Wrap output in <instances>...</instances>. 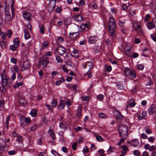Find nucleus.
<instances>
[{
  "label": "nucleus",
  "mask_w": 156,
  "mask_h": 156,
  "mask_svg": "<svg viewBox=\"0 0 156 156\" xmlns=\"http://www.w3.org/2000/svg\"><path fill=\"white\" fill-rule=\"evenodd\" d=\"M6 43L3 41H0V46L2 49H4L6 47Z\"/></svg>",
  "instance_id": "nucleus-33"
},
{
  "label": "nucleus",
  "mask_w": 156,
  "mask_h": 156,
  "mask_svg": "<svg viewBox=\"0 0 156 156\" xmlns=\"http://www.w3.org/2000/svg\"><path fill=\"white\" fill-rule=\"evenodd\" d=\"M39 29L41 33L44 34V27L42 25L39 26Z\"/></svg>",
  "instance_id": "nucleus-42"
},
{
  "label": "nucleus",
  "mask_w": 156,
  "mask_h": 156,
  "mask_svg": "<svg viewBox=\"0 0 156 156\" xmlns=\"http://www.w3.org/2000/svg\"><path fill=\"white\" fill-rule=\"evenodd\" d=\"M104 96L103 94H100L97 97V100L100 101H102L103 99Z\"/></svg>",
  "instance_id": "nucleus-38"
},
{
  "label": "nucleus",
  "mask_w": 156,
  "mask_h": 156,
  "mask_svg": "<svg viewBox=\"0 0 156 156\" xmlns=\"http://www.w3.org/2000/svg\"><path fill=\"white\" fill-rule=\"evenodd\" d=\"M79 34L78 32L72 33H70L69 35L70 38H74L76 37Z\"/></svg>",
  "instance_id": "nucleus-24"
},
{
  "label": "nucleus",
  "mask_w": 156,
  "mask_h": 156,
  "mask_svg": "<svg viewBox=\"0 0 156 156\" xmlns=\"http://www.w3.org/2000/svg\"><path fill=\"white\" fill-rule=\"evenodd\" d=\"M17 61V59L16 58H11V62L14 64H15L16 62Z\"/></svg>",
  "instance_id": "nucleus-63"
},
{
  "label": "nucleus",
  "mask_w": 156,
  "mask_h": 156,
  "mask_svg": "<svg viewBox=\"0 0 156 156\" xmlns=\"http://www.w3.org/2000/svg\"><path fill=\"white\" fill-rule=\"evenodd\" d=\"M23 84V83L22 82H20L19 83H17L16 84H15L13 86L14 88H17L21 86Z\"/></svg>",
  "instance_id": "nucleus-41"
},
{
  "label": "nucleus",
  "mask_w": 156,
  "mask_h": 156,
  "mask_svg": "<svg viewBox=\"0 0 156 156\" xmlns=\"http://www.w3.org/2000/svg\"><path fill=\"white\" fill-rule=\"evenodd\" d=\"M47 59L45 55H42L40 58L38 66L40 67L42 65L43 67H46L48 63V62L47 60Z\"/></svg>",
  "instance_id": "nucleus-3"
},
{
  "label": "nucleus",
  "mask_w": 156,
  "mask_h": 156,
  "mask_svg": "<svg viewBox=\"0 0 156 156\" xmlns=\"http://www.w3.org/2000/svg\"><path fill=\"white\" fill-rule=\"evenodd\" d=\"M14 4V2L13 0H9V4L10 5L12 16H13L14 12L15 10V9L13 8Z\"/></svg>",
  "instance_id": "nucleus-17"
},
{
  "label": "nucleus",
  "mask_w": 156,
  "mask_h": 156,
  "mask_svg": "<svg viewBox=\"0 0 156 156\" xmlns=\"http://www.w3.org/2000/svg\"><path fill=\"white\" fill-rule=\"evenodd\" d=\"M30 65L29 60H26L23 62L22 66L21 67V71H23L25 69H28Z\"/></svg>",
  "instance_id": "nucleus-7"
},
{
  "label": "nucleus",
  "mask_w": 156,
  "mask_h": 156,
  "mask_svg": "<svg viewBox=\"0 0 156 156\" xmlns=\"http://www.w3.org/2000/svg\"><path fill=\"white\" fill-rule=\"evenodd\" d=\"M24 122L26 123H29L31 122V119L29 118H26L23 116L21 118L20 124L21 125H23Z\"/></svg>",
  "instance_id": "nucleus-14"
},
{
  "label": "nucleus",
  "mask_w": 156,
  "mask_h": 156,
  "mask_svg": "<svg viewBox=\"0 0 156 156\" xmlns=\"http://www.w3.org/2000/svg\"><path fill=\"white\" fill-rule=\"evenodd\" d=\"M1 83H2V86H5L7 85V80L5 76L4 77H3L2 78Z\"/></svg>",
  "instance_id": "nucleus-27"
},
{
  "label": "nucleus",
  "mask_w": 156,
  "mask_h": 156,
  "mask_svg": "<svg viewBox=\"0 0 156 156\" xmlns=\"http://www.w3.org/2000/svg\"><path fill=\"white\" fill-rule=\"evenodd\" d=\"M23 16L25 20L29 21L31 19L32 15L29 13L24 12L23 13Z\"/></svg>",
  "instance_id": "nucleus-11"
},
{
  "label": "nucleus",
  "mask_w": 156,
  "mask_h": 156,
  "mask_svg": "<svg viewBox=\"0 0 156 156\" xmlns=\"http://www.w3.org/2000/svg\"><path fill=\"white\" fill-rule=\"evenodd\" d=\"M37 110L35 109H32L30 112V114L31 116L33 117L36 116L37 114Z\"/></svg>",
  "instance_id": "nucleus-30"
},
{
  "label": "nucleus",
  "mask_w": 156,
  "mask_h": 156,
  "mask_svg": "<svg viewBox=\"0 0 156 156\" xmlns=\"http://www.w3.org/2000/svg\"><path fill=\"white\" fill-rule=\"evenodd\" d=\"M48 42L47 41L43 42L42 44V49H44L46 48L48 46Z\"/></svg>",
  "instance_id": "nucleus-35"
},
{
  "label": "nucleus",
  "mask_w": 156,
  "mask_h": 156,
  "mask_svg": "<svg viewBox=\"0 0 156 156\" xmlns=\"http://www.w3.org/2000/svg\"><path fill=\"white\" fill-rule=\"evenodd\" d=\"M133 154L135 156H139L140 155V153L137 150H134L133 151Z\"/></svg>",
  "instance_id": "nucleus-52"
},
{
  "label": "nucleus",
  "mask_w": 156,
  "mask_h": 156,
  "mask_svg": "<svg viewBox=\"0 0 156 156\" xmlns=\"http://www.w3.org/2000/svg\"><path fill=\"white\" fill-rule=\"evenodd\" d=\"M10 120V117L9 115L6 117V124L7 128H8Z\"/></svg>",
  "instance_id": "nucleus-57"
},
{
  "label": "nucleus",
  "mask_w": 156,
  "mask_h": 156,
  "mask_svg": "<svg viewBox=\"0 0 156 156\" xmlns=\"http://www.w3.org/2000/svg\"><path fill=\"white\" fill-rule=\"evenodd\" d=\"M83 66L84 69H87L88 72L92 67V63L90 62H87L83 64Z\"/></svg>",
  "instance_id": "nucleus-10"
},
{
  "label": "nucleus",
  "mask_w": 156,
  "mask_h": 156,
  "mask_svg": "<svg viewBox=\"0 0 156 156\" xmlns=\"http://www.w3.org/2000/svg\"><path fill=\"white\" fill-rule=\"evenodd\" d=\"M73 56L72 54L68 53L66 54L65 57V58L67 60L69 61L72 58Z\"/></svg>",
  "instance_id": "nucleus-32"
},
{
  "label": "nucleus",
  "mask_w": 156,
  "mask_h": 156,
  "mask_svg": "<svg viewBox=\"0 0 156 156\" xmlns=\"http://www.w3.org/2000/svg\"><path fill=\"white\" fill-rule=\"evenodd\" d=\"M18 47L14 45H11L10 47V49L13 51H16Z\"/></svg>",
  "instance_id": "nucleus-40"
},
{
  "label": "nucleus",
  "mask_w": 156,
  "mask_h": 156,
  "mask_svg": "<svg viewBox=\"0 0 156 156\" xmlns=\"http://www.w3.org/2000/svg\"><path fill=\"white\" fill-rule=\"evenodd\" d=\"M98 116L101 118L106 119L107 118V116L103 113H101L98 114Z\"/></svg>",
  "instance_id": "nucleus-39"
},
{
  "label": "nucleus",
  "mask_w": 156,
  "mask_h": 156,
  "mask_svg": "<svg viewBox=\"0 0 156 156\" xmlns=\"http://www.w3.org/2000/svg\"><path fill=\"white\" fill-rule=\"evenodd\" d=\"M147 26L148 29H151L155 27V25L153 22H150L147 24Z\"/></svg>",
  "instance_id": "nucleus-22"
},
{
  "label": "nucleus",
  "mask_w": 156,
  "mask_h": 156,
  "mask_svg": "<svg viewBox=\"0 0 156 156\" xmlns=\"http://www.w3.org/2000/svg\"><path fill=\"white\" fill-rule=\"evenodd\" d=\"M129 14L132 16H133L136 14V11L130 8L129 10Z\"/></svg>",
  "instance_id": "nucleus-34"
},
{
  "label": "nucleus",
  "mask_w": 156,
  "mask_h": 156,
  "mask_svg": "<svg viewBox=\"0 0 156 156\" xmlns=\"http://www.w3.org/2000/svg\"><path fill=\"white\" fill-rule=\"evenodd\" d=\"M13 45L18 47L19 45V40L17 38H15L13 41Z\"/></svg>",
  "instance_id": "nucleus-31"
},
{
  "label": "nucleus",
  "mask_w": 156,
  "mask_h": 156,
  "mask_svg": "<svg viewBox=\"0 0 156 156\" xmlns=\"http://www.w3.org/2000/svg\"><path fill=\"white\" fill-rule=\"evenodd\" d=\"M130 48L131 47L130 45L128 44L127 45H126L124 48L125 51H130Z\"/></svg>",
  "instance_id": "nucleus-46"
},
{
  "label": "nucleus",
  "mask_w": 156,
  "mask_h": 156,
  "mask_svg": "<svg viewBox=\"0 0 156 156\" xmlns=\"http://www.w3.org/2000/svg\"><path fill=\"white\" fill-rule=\"evenodd\" d=\"M59 126L61 129L66 128V127L62 122H60L59 123Z\"/></svg>",
  "instance_id": "nucleus-64"
},
{
  "label": "nucleus",
  "mask_w": 156,
  "mask_h": 156,
  "mask_svg": "<svg viewBox=\"0 0 156 156\" xmlns=\"http://www.w3.org/2000/svg\"><path fill=\"white\" fill-rule=\"evenodd\" d=\"M37 127V125L36 124H34L32 125L30 128V130L32 131L34 130Z\"/></svg>",
  "instance_id": "nucleus-54"
},
{
  "label": "nucleus",
  "mask_w": 156,
  "mask_h": 156,
  "mask_svg": "<svg viewBox=\"0 0 156 156\" xmlns=\"http://www.w3.org/2000/svg\"><path fill=\"white\" fill-rule=\"evenodd\" d=\"M62 10V9L61 7H58L55 9V11L58 13H60Z\"/></svg>",
  "instance_id": "nucleus-60"
},
{
  "label": "nucleus",
  "mask_w": 156,
  "mask_h": 156,
  "mask_svg": "<svg viewBox=\"0 0 156 156\" xmlns=\"http://www.w3.org/2000/svg\"><path fill=\"white\" fill-rule=\"evenodd\" d=\"M125 23L123 21H119V25L121 27H123L125 26Z\"/></svg>",
  "instance_id": "nucleus-58"
},
{
  "label": "nucleus",
  "mask_w": 156,
  "mask_h": 156,
  "mask_svg": "<svg viewBox=\"0 0 156 156\" xmlns=\"http://www.w3.org/2000/svg\"><path fill=\"white\" fill-rule=\"evenodd\" d=\"M87 27V29H89L90 27L89 26L88 24H82V25L80 26V28H81L82 30H84L85 27Z\"/></svg>",
  "instance_id": "nucleus-36"
},
{
  "label": "nucleus",
  "mask_w": 156,
  "mask_h": 156,
  "mask_svg": "<svg viewBox=\"0 0 156 156\" xmlns=\"http://www.w3.org/2000/svg\"><path fill=\"white\" fill-rule=\"evenodd\" d=\"M121 148L122 150L127 151L129 150L128 147L125 145H123L121 146Z\"/></svg>",
  "instance_id": "nucleus-59"
},
{
  "label": "nucleus",
  "mask_w": 156,
  "mask_h": 156,
  "mask_svg": "<svg viewBox=\"0 0 156 156\" xmlns=\"http://www.w3.org/2000/svg\"><path fill=\"white\" fill-rule=\"evenodd\" d=\"M94 136L95 137L96 140L98 141H101L103 140V138L100 135L95 133L94 134Z\"/></svg>",
  "instance_id": "nucleus-29"
},
{
  "label": "nucleus",
  "mask_w": 156,
  "mask_h": 156,
  "mask_svg": "<svg viewBox=\"0 0 156 156\" xmlns=\"http://www.w3.org/2000/svg\"><path fill=\"white\" fill-rule=\"evenodd\" d=\"M18 101L20 104L25 105L27 104V101L24 98H19Z\"/></svg>",
  "instance_id": "nucleus-28"
},
{
  "label": "nucleus",
  "mask_w": 156,
  "mask_h": 156,
  "mask_svg": "<svg viewBox=\"0 0 156 156\" xmlns=\"http://www.w3.org/2000/svg\"><path fill=\"white\" fill-rule=\"evenodd\" d=\"M114 114L116 118L119 119H121L122 118V116L121 113L118 111H115Z\"/></svg>",
  "instance_id": "nucleus-16"
},
{
  "label": "nucleus",
  "mask_w": 156,
  "mask_h": 156,
  "mask_svg": "<svg viewBox=\"0 0 156 156\" xmlns=\"http://www.w3.org/2000/svg\"><path fill=\"white\" fill-rule=\"evenodd\" d=\"M148 112L150 115H151L156 112V105H152L148 109Z\"/></svg>",
  "instance_id": "nucleus-13"
},
{
  "label": "nucleus",
  "mask_w": 156,
  "mask_h": 156,
  "mask_svg": "<svg viewBox=\"0 0 156 156\" xmlns=\"http://www.w3.org/2000/svg\"><path fill=\"white\" fill-rule=\"evenodd\" d=\"M56 50L58 54L62 55L65 53L66 49L64 47L59 46L57 47Z\"/></svg>",
  "instance_id": "nucleus-9"
},
{
  "label": "nucleus",
  "mask_w": 156,
  "mask_h": 156,
  "mask_svg": "<svg viewBox=\"0 0 156 156\" xmlns=\"http://www.w3.org/2000/svg\"><path fill=\"white\" fill-rule=\"evenodd\" d=\"M9 9L8 8H5V22L6 24L9 23L12 20V18L9 12Z\"/></svg>",
  "instance_id": "nucleus-4"
},
{
  "label": "nucleus",
  "mask_w": 156,
  "mask_h": 156,
  "mask_svg": "<svg viewBox=\"0 0 156 156\" xmlns=\"http://www.w3.org/2000/svg\"><path fill=\"white\" fill-rule=\"evenodd\" d=\"M12 32L11 30H9L6 33V35L8 36L9 38H10L12 34Z\"/></svg>",
  "instance_id": "nucleus-51"
},
{
  "label": "nucleus",
  "mask_w": 156,
  "mask_h": 156,
  "mask_svg": "<svg viewBox=\"0 0 156 156\" xmlns=\"http://www.w3.org/2000/svg\"><path fill=\"white\" fill-rule=\"evenodd\" d=\"M66 105V103L63 100L60 101V103L58 106V109L60 110L63 109L65 107Z\"/></svg>",
  "instance_id": "nucleus-20"
},
{
  "label": "nucleus",
  "mask_w": 156,
  "mask_h": 156,
  "mask_svg": "<svg viewBox=\"0 0 156 156\" xmlns=\"http://www.w3.org/2000/svg\"><path fill=\"white\" fill-rule=\"evenodd\" d=\"M150 16L149 14H147L146 15L145 17L144 20L145 21L147 22L150 19Z\"/></svg>",
  "instance_id": "nucleus-61"
},
{
  "label": "nucleus",
  "mask_w": 156,
  "mask_h": 156,
  "mask_svg": "<svg viewBox=\"0 0 156 156\" xmlns=\"http://www.w3.org/2000/svg\"><path fill=\"white\" fill-rule=\"evenodd\" d=\"M138 141L137 140H133L130 142H128V143H130V145L133 147H136L138 144Z\"/></svg>",
  "instance_id": "nucleus-19"
},
{
  "label": "nucleus",
  "mask_w": 156,
  "mask_h": 156,
  "mask_svg": "<svg viewBox=\"0 0 156 156\" xmlns=\"http://www.w3.org/2000/svg\"><path fill=\"white\" fill-rule=\"evenodd\" d=\"M51 152L55 156H61L55 150H52L51 151Z\"/></svg>",
  "instance_id": "nucleus-43"
},
{
  "label": "nucleus",
  "mask_w": 156,
  "mask_h": 156,
  "mask_svg": "<svg viewBox=\"0 0 156 156\" xmlns=\"http://www.w3.org/2000/svg\"><path fill=\"white\" fill-rule=\"evenodd\" d=\"M147 80L148 81L146 84V86L147 87V88H149L151 85H153V83L151 79L150 78L148 77Z\"/></svg>",
  "instance_id": "nucleus-26"
},
{
  "label": "nucleus",
  "mask_w": 156,
  "mask_h": 156,
  "mask_svg": "<svg viewBox=\"0 0 156 156\" xmlns=\"http://www.w3.org/2000/svg\"><path fill=\"white\" fill-rule=\"evenodd\" d=\"M108 26L109 35L113 37H115V31L116 29V22L113 17H111L109 18Z\"/></svg>",
  "instance_id": "nucleus-1"
},
{
  "label": "nucleus",
  "mask_w": 156,
  "mask_h": 156,
  "mask_svg": "<svg viewBox=\"0 0 156 156\" xmlns=\"http://www.w3.org/2000/svg\"><path fill=\"white\" fill-rule=\"evenodd\" d=\"M149 150L150 151H151L152 152H153L156 150V147L155 146H152L150 147Z\"/></svg>",
  "instance_id": "nucleus-47"
},
{
  "label": "nucleus",
  "mask_w": 156,
  "mask_h": 156,
  "mask_svg": "<svg viewBox=\"0 0 156 156\" xmlns=\"http://www.w3.org/2000/svg\"><path fill=\"white\" fill-rule=\"evenodd\" d=\"M1 39L2 40H5L6 39L5 33V32H2L1 34Z\"/></svg>",
  "instance_id": "nucleus-53"
},
{
  "label": "nucleus",
  "mask_w": 156,
  "mask_h": 156,
  "mask_svg": "<svg viewBox=\"0 0 156 156\" xmlns=\"http://www.w3.org/2000/svg\"><path fill=\"white\" fill-rule=\"evenodd\" d=\"M16 140L18 142L21 143L23 141L22 137L20 136H18Z\"/></svg>",
  "instance_id": "nucleus-50"
},
{
  "label": "nucleus",
  "mask_w": 156,
  "mask_h": 156,
  "mask_svg": "<svg viewBox=\"0 0 156 156\" xmlns=\"http://www.w3.org/2000/svg\"><path fill=\"white\" fill-rule=\"evenodd\" d=\"M152 39L154 41L156 42V34H153L150 35Z\"/></svg>",
  "instance_id": "nucleus-49"
},
{
  "label": "nucleus",
  "mask_w": 156,
  "mask_h": 156,
  "mask_svg": "<svg viewBox=\"0 0 156 156\" xmlns=\"http://www.w3.org/2000/svg\"><path fill=\"white\" fill-rule=\"evenodd\" d=\"M77 146V144L76 142H74L72 145V148L73 150H75L76 149V147Z\"/></svg>",
  "instance_id": "nucleus-55"
},
{
  "label": "nucleus",
  "mask_w": 156,
  "mask_h": 156,
  "mask_svg": "<svg viewBox=\"0 0 156 156\" xmlns=\"http://www.w3.org/2000/svg\"><path fill=\"white\" fill-rule=\"evenodd\" d=\"M98 152L100 154V156H105V154H104L105 151L102 149H99Z\"/></svg>",
  "instance_id": "nucleus-37"
},
{
  "label": "nucleus",
  "mask_w": 156,
  "mask_h": 156,
  "mask_svg": "<svg viewBox=\"0 0 156 156\" xmlns=\"http://www.w3.org/2000/svg\"><path fill=\"white\" fill-rule=\"evenodd\" d=\"M73 18L75 21H81L83 20V17L80 15H76L73 16Z\"/></svg>",
  "instance_id": "nucleus-15"
},
{
  "label": "nucleus",
  "mask_w": 156,
  "mask_h": 156,
  "mask_svg": "<svg viewBox=\"0 0 156 156\" xmlns=\"http://www.w3.org/2000/svg\"><path fill=\"white\" fill-rule=\"evenodd\" d=\"M128 6L126 4H123L122 5V8L123 10L126 11L128 9Z\"/></svg>",
  "instance_id": "nucleus-48"
},
{
  "label": "nucleus",
  "mask_w": 156,
  "mask_h": 156,
  "mask_svg": "<svg viewBox=\"0 0 156 156\" xmlns=\"http://www.w3.org/2000/svg\"><path fill=\"white\" fill-rule=\"evenodd\" d=\"M137 68L139 70H142L144 69V66L141 64H139L137 66Z\"/></svg>",
  "instance_id": "nucleus-56"
},
{
  "label": "nucleus",
  "mask_w": 156,
  "mask_h": 156,
  "mask_svg": "<svg viewBox=\"0 0 156 156\" xmlns=\"http://www.w3.org/2000/svg\"><path fill=\"white\" fill-rule=\"evenodd\" d=\"M24 37L25 39H28L30 37V35L29 33V31L28 30L26 29H25L24 30Z\"/></svg>",
  "instance_id": "nucleus-25"
},
{
  "label": "nucleus",
  "mask_w": 156,
  "mask_h": 156,
  "mask_svg": "<svg viewBox=\"0 0 156 156\" xmlns=\"http://www.w3.org/2000/svg\"><path fill=\"white\" fill-rule=\"evenodd\" d=\"M57 104V101L55 99H54L51 102V105L54 107H55Z\"/></svg>",
  "instance_id": "nucleus-45"
},
{
  "label": "nucleus",
  "mask_w": 156,
  "mask_h": 156,
  "mask_svg": "<svg viewBox=\"0 0 156 156\" xmlns=\"http://www.w3.org/2000/svg\"><path fill=\"white\" fill-rule=\"evenodd\" d=\"M133 26L135 30L138 33L141 34L142 30L141 28V26L139 25L136 23H133Z\"/></svg>",
  "instance_id": "nucleus-8"
},
{
  "label": "nucleus",
  "mask_w": 156,
  "mask_h": 156,
  "mask_svg": "<svg viewBox=\"0 0 156 156\" xmlns=\"http://www.w3.org/2000/svg\"><path fill=\"white\" fill-rule=\"evenodd\" d=\"M48 133L49 134L50 136L51 137L52 139L53 140L55 139V135L54 132L51 129H49L48 132Z\"/></svg>",
  "instance_id": "nucleus-18"
},
{
  "label": "nucleus",
  "mask_w": 156,
  "mask_h": 156,
  "mask_svg": "<svg viewBox=\"0 0 156 156\" xmlns=\"http://www.w3.org/2000/svg\"><path fill=\"white\" fill-rule=\"evenodd\" d=\"M128 130L126 126L121 125L119 128V132L121 137L126 138Z\"/></svg>",
  "instance_id": "nucleus-2"
},
{
  "label": "nucleus",
  "mask_w": 156,
  "mask_h": 156,
  "mask_svg": "<svg viewBox=\"0 0 156 156\" xmlns=\"http://www.w3.org/2000/svg\"><path fill=\"white\" fill-rule=\"evenodd\" d=\"M98 40V37L96 36H91L88 38L89 43L91 44L95 43Z\"/></svg>",
  "instance_id": "nucleus-12"
},
{
  "label": "nucleus",
  "mask_w": 156,
  "mask_h": 156,
  "mask_svg": "<svg viewBox=\"0 0 156 156\" xmlns=\"http://www.w3.org/2000/svg\"><path fill=\"white\" fill-rule=\"evenodd\" d=\"M121 139L119 141V142L117 143V145L118 146H120L121 144L122 143L124 142V140L126 138L121 137Z\"/></svg>",
  "instance_id": "nucleus-44"
},
{
  "label": "nucleus",
  "mask_w": 156,
  "mask_h": 156,
  "mask_svg": "<svg viewBox=\"0 0 156 156\" xmlns=\"http://www.w3.org/2000/svg\"><path fill=\"white\" fill-rule=\"evenodd\" d=\"M145 129H146L145 132L147 133V134H150L151 133V131L147 127L145 128Z\"/></svg>",
  "instance_id": "nucleus-62"
},
{
  "label": "nucleus",
  "mask_w": 156,
  "mask_h": 156,
  "mask_svg": "<svg viewBox=\"0 0 156 156\" xmlns=\"http://www.w3.org/2000/svg\"><path fill=\"white\" fill-rule=\"evenodd\" d=\"M81 105H79L78 106L76 112L77 115L78 117H80L81 115Z\"/></svg>",
  "instance_id": "nucleus-23"
},
{
  "label": "nucleus",
  "mask_w": 156,
  "mask_h": 156,
  "mask_svg": "<svg viewBox=\"0 0 156 156\" xmlns=\"http://www.w3.org/2000/svg\"><path fill=\"white\" fill-rule=\"evenodd\" d=\"M125 73L126 75L131 76L133 78H134L136 77V74L135 71L133 70H130L128 68H126L125 69Z\"/></svg>",
  "instance_id": "nucleus-5"
},
{
  "label": "nucleus",
  "mask_w": 156,
  "mask_h": 156,
  "mask_svg": "<svg viewBox=\"0 0 156 156\" xmlns=\"http://www.w3.org/2000/svg\"><path fill=\"white\" fill-rule=\"evenodd\" d=\"M56 2L55 0H50L49 1L48 9L50 11L52 12L54 10L55 7Z\"/></svg>",
  "instance_id": "nucleus-6"
},
{
  "label": "nucleus",
  "mask_w": 156,
  "mask_h": 156,
  "mask_svg": "<svg viewBox=\"0 0 156 156\" xmlns=\"http://www.w3.org/2000/svg\"><path fill=\"white\" fill-rule=\"evenodd\" d=\"M136 103L134 100H129L128 102V104L126 106V108H128L129 106L131 107H133L135 106Z\"/></svg>",
  "instance_id": "nucleus-21"
}]
</instances>
